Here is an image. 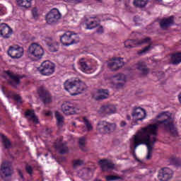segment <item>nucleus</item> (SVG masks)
<instances>
[{
  "label": "nucleus",
  "mask_w": 181,
  "mask_h": 181,
  "mask_svg": "<svg viewBox=\"0 0 181 181\" xmlns=\"http://www.w3.org/2000/svg\"><path fill=\"white\" fill-rule=\"evenodd\" d=\"M171 63L172 64H179L181 63V52H177L172 54Z\"/></svg>",
  "instance_id": "29"
},
{
  "label": "nucleus",
  "mask_w": 181,
  "mask_h": 181,
  "mask_svg": "<svg viewBox=\"0 0 181 181\" xmlns=\"http://www.w3.org/2000/svg\"><path fill=\"white\" fill-rule=\"evenodd\" d=\"M83 124L87 131L90 132L93 130V125L91 124L90 121H88V119H87L86 117L83 118Z\"/></svg>",
  "instance_id": "35"
},
{
  "label": "nucleus",
  "mask_w": 181,
  "mask_h": 181,
  "mask_svg": "<svg viewBox=\"0 0 181 181\" xmlns=\"http://www.w3.org/2000/svg\"><path fill=\"white\" fill-rule=\"evenodd\" d=\"M110 97V92L107 89H99L98 90V95L96 97V100L100 101L101 100H106Z\"/></svg>",
  "instance_id": "26"
},
{
  "label": "nucleus",
  "mask_w": 181,
  "mask_h": 181,
  "mask_svg": "<svg viewBox=\"0 0 181 181\" xmlns=\"http://www.w3.org/2000/svg\"><path fill=\"white\" fill-rule=\"evenodd\" d=\"M158 2H161L162 0H156Z\"/></svg>",
  "instance_id": "55"
},
{
  "label": "nucleus",
  "mask_w": 181,
  "mask_h": 181,
  "mask_svg": "<svg viewBox=\"0 0 181 181\" xmlns=\"http://www.w3.org/2000/svg\"><path fill=\"white\" fill-rule=\"evenodd\" d=\"M44 114L46 117H50V115H52V112L47 111V112H45Z\"/></svg>",
  "instance_id": "48"
},
{
  "label": "nucleus",
  "mask_w": 181,
  "mask_h": 181,
  "mask_svg": "<svg viewBox=\"0 0 181 181\" xmlns=\"http://www.w3.org/2000/svg\"><path fill=\"white\" fill-rule=\"evenodd\" d=\"M119 125L121 127V128H124V127H127V122L125 121H121L119 123Z\"/></svg>",
  "instance_id": "45"
},
{
  "label": "nucleus",
  "mask_w": 181,
  "mask_h": 181,
  "mask_svg": "<svg viewBox=\"0 0 181 181\" xmlns=\"http://www.w3.org/2000/svg\"><path fill=\"white\" fill-rule=\"evenodd\" d=\"M12 28L6 23L0 24V36H2L4 39H9L13 33Z\"/></svg>",
  "instance_id": "17"
},
{
  "label": "nucleus",
  "mask_w": 181,
  "mask_h": 181,
  "mask_svg": "<svg viewBox=\"0 0 181 181\" xmlns=\"http://www.w3.org/2000/svg\"><path fill=\"white\" fill-rule=\"evenodd\" d=\"M85 23L86 25V29H95L100 25V19L97 17H89L85 19Z\"/></svg>",
  "instance_id": "20"
},
{
  "label": "nucleus",
  "mask_w": 181,
  "mask_h": 181,
  "mask_svg": "<svg viewBox=\"0 0 181 181\" xmlns=\"http://www.w3.org/2000/svg\"><path fill=\"white\" fill-rule=\"evenodd\" d=\"M132 117L135 122L144 121L146 118V110L142 107H134L132 112Z\"/></svg>",
  "instance_id": "13"
},
{
  "label": "nucleus",
  "mask_w": 181,
  "mask_h": 181,
  "mask_svg": "<svg viewBox=\"0 0 181 181\" xmlns=\"http://www.w3.org/2000/svg\"><path fill=\"white\" fill-rule=\"evenodd\" d=\"M11 166V163L9 161H4L1 164L0 172L6 177H11V176H12V173H13V170H12Z\"/></svg>",
  "instance_id": "16"
},
{
  "label": "nucleus",
  "mask_w": 181,
  "mask_h": 181,
  "mask_svg": "<svg viewBox=\"0 0 181 181\" xmlns=\"http://www.w3.org/2000/svg\"><path fill=\"white\" fill-rule=\"evenodd\" d=\"M125 6H126V8H128L129 6V5L125 4Z\"/></svg>",
  "instance_id": "53"
},
{
  "label": "nucleus",
  "mask_w": 181,
  "mask_h": 181,
  "mask_svg": "<svg viewBox=\"0 0 181 181\" xmlns=\"http://www.w3.org/2000/svg\"><path fill=\"white\" fill-rule=\"evenodd\" d=\"M62 18V14L57 8H52L47 15L46 21L48 25H54L57 23L59 19Z\"/></svg>",
  "instance_id": "10"
},
{
  "label": "nucleus",
  "mask_w": 181,
  "mask_h": 181,
  "mask_svg": "<svg viewBox=\"0 0 181 181\" xmlns=\"http://www.w3.org/2000/svg\"><path fill=\"white\" fill-rule=\"evenodd\" d=\"M55 65L50 61H45L38 69L42 76H52L54 73Z\"/></svg>",
  "instance_id": "4"
},
{
  "label": "nucleus",
  "mask_w": 181,
  "mask_h": 181,
  "mask_svg": "<svg viewBox=\"0 0 181 181\" xmlns=\"http://www.w3.org/2000/svg\"><path fill=\"white\" fill-rule=\"evenodd\" d=\"M55 117L57 119V125L58 127H63V124H64V117L60 115V112L58 111L55 112Z\"/></svg>",
  "instance_id": "31"
},
{
  "label": "nucleus",
  "mask_w": 181,
  "mask_h": 181,
  "mask_svg": "<svg viewBox=\"0 0 181 181\" xmlns=\"http://www.w3.org/2000/svg\"><path fill=\"white\" fill-rule=\"evenodd\" d=\"M107 181H112V180H122V177H118L117 175H107L105 177Z\"/></svg>",
  "instance_id": "37"
},
{
  "label": "nucleus",
  "mask_w": 181,
  "mask_h": 181,
  "mask_svg": "<svg viewBox=\"0 0 181 181\" xmlns=\"http://www.w3.org/2000/svg\"><path fill=\"white\" fill-rule=\"evenodd\" d=\"M38 94H40V97L44 104H50L52 103V95L43 87L39 88Z\"/></svg>",
  "instance_id": "18"
},
{
  "label": "nucleus",
  "mask_w": 181,
  "mask_h": 181,
  "mask_svg": "<svg viewBox=\"0 0 181 181\" xmlns=\"http://www.w3.org/2000/svg\"><path fill=\"white\" fill-rule=\"evenodd\" d=\"M28 54L36 57V59H42V56L45 54V50L39 44L34 42L28 47Z\"/></svg>",
  "instance_id": "7"
},
{
  "label": "nucleus",
  "mask_w": 181,
  "mask_h": 181,
  "mask_svg": "<svg viewBox=\"0 0 181 181\" xmlns=\"http://www.w3.org/2000/svg\"><path fill=\"white\" fill-rule=\"evenodd\" d=\"M6 13V8L4 5L0 4V15H5Z\"/></svg>",
  "instance_id": "42"
},
{
  "label": "nucleus",
  "mask_w": 181,
  "mask_h": 181,
  "mask_svg": "<svg viewBox=\"0 0 181 181\" xmlns=\"http://www.w3.org/2000/svg\"><path fill=\"white\" fill-rule=\"evenodd\" d=\"M72 124L76 127V122H73Z\"/></svg>",
  "instance_id": "54"
},
{
  "label": "nucleus",
  "mask_w": 181,
  "mask_h": 181,
  "mask_svg": "<svg viewBox=\"0 0 181 181\" xmlns=\"http://www.w3.org/2000/svg\"><path fill=\"white\" fill-rule=\"evenodd\" d=\"M64 88L71 95H78V94H81L87 88V86L79 78H75L73 81H66Z\"/></svg>",
  "instance_id": "2"
},
{
  "label": "nucleus",
  "mask_w": 181,
  "mask_h": 181,
  "mask_svg": "<svg viewBox=\"0 0 181 181\" xmlns=\"http://www.w3.org/2000/svg\"><path fill=\"white\" fill-rule=\"evenodd\" d=\"M18 173L19 176L21 177V179H23V173H22L21 170H18Z\"/></svg>",
  "instance_id": "46"
},
{
  "label": "nucleus",
  "mask_w": 181,
  "mask_h": 181,
  "mask_svg": "<svg viewBox=\"0 0 181 181\" xmlns=\"http://www.w3.org/2000/svg\"><path fill=\"white\" fill-rule=\"evenodd\" d=\"M31 12H32L33 18L35 19V21L39 19V10H37L36 7H34L32 9Z\"/></svg>",
  "instance_id": "39"
},
{
  "label": "nucleus",
  "mask_w": 181,
  "mask_h": 181,
  "mask_svg": "<svg viewBox=\"0 0 181 181\" xmlns=\"http://www.w3.org/2000/svg\"><path fill=\"white\" fill-rule=\"evenodd\" d=\"M13 98L16 101H17L20 104H22V98L21 97V95L15 94L13 95Z\"/></svg>",
  "instance_id": "43"
},
{
  "label": "nucleus",
  "mask_w": 181,
  "mask_h": 181,
  "mask_svg": "<svg viewBox=\"0 0 181 181\" xmlns=\"http://www.w3.org/2000/svg\"><path fill=\"white\" fill-rule=\"evenodd\" d=\"M76 37H77L76 34L71 31H66L60 37V41L64 46H71V45L76 43Z\"/></svg>",
  "instance_id": "9"
},
{
  "label": "nucleus",
  "mask_w": 181,
  "mask_h": 181,
  "mask_svg": "<svg viewBox=\"0 0 181 181\" xmlns=\"http://www.w3.org/2000/svg\"><path fill=\"white\" fill-rule=\"evenodd\" d=\"M173 16H170L169 18H163L160 21V26L161 29H168L169 26L171 25H173Z\"/></svg>",
  "instance_id": "23"
},
{
  "label": "nucleus",
  "mask_w": 181,
  "mask_h": 181,
  "mask_svg": "<svg viewBox=\"0 0 181 181\" xmlns=\"http://www.w3.org/2000/svg\"><path fill=\"white\" fill-rule=\"evenodd\" d=\"M134 22H138V21L136 20V17H134Z\"/></svg>",
  "instance_id": "51"
},
{
  "label": "nucleus",
  "mask_w": 181,
  "mask_h": 181,
  "mask_svg": "<svg viewBox=\"0 0 181 181\" xmlns=\"http://www.w3.org/2000/svg\"><path fill=\"white\" fill-rule=\"evenodd\" d=\"M98 165H100L103 172H108V170H112L115 168L114 163L107 159L100 160Z\"/></svg>",
  "instance_id": "19"
},
{
  "label": "nucleus",
  "mask_w": 181,
  "mask_h": 181,
  "mask_svg": "<svg viewBox=\"0 0 181 181\" xmlns=\"http://www.w3.org/2000/svg\"><path fill=\"white\" fill-rule=\"evenodd\" d=\"M156 118L157 119L161 118L162 120L157 121L154 124L143 127L130 139V148L133 149V153H135V151L139 145L147 146V155L146 156L147 160L152 159L153 146L156 143L158 128L167 131L172 136L176 137L179 135L177 128L175 125V119L172 117L170 112H162L156 116Z\"/></svg>",
  "instance_id": "1"
},
{
  "label": "nucleus",
  "mask_w": 181,
  "mask_h": 181,
  "mask_svg": "<svg viewBox=\"0 0 181 181\" xmlns=\"http://www.w3.org/2000/svg\"><path fill=\"white\" fill-rule=\"evenodd\" d=\"M97 33H104V28H103L102 25H100L98 27L96 30Z\"/></svg>",
  "instance_id": "44"
},
{
  "label": "nucleus",
  "mask_w": 181,
  "mask_h": 181,
  "mask_svg": "<svg viewBox=\"0 0 181 181\" xmlns=\"http://www.w3.org/2000/svg\"><path fill=\"white\" fill-rule=\"evenodd\" d=\"M96 129L100 134H112L117 129V124L105 121H100L97 124Z\"/></svg>",
  "instance_id": "3"
},
{
  "label": "nucleus",
  "mask_w": 181,
  "mask_h": 181,
  "mask_svg": "<svg viewBox=\"0 0 181 181\" xmlns=\"http://www.w3.org/2000/svg\"><path fill=\"white\" fill-rule=\"evenodd\" d=\"M71 2H72V4H80L81 0H71Z\"/></svg>",
  "instance_id": "49"
},
{
  "label": "nucleus",
  "mask_w": 181,
  "mask_h": 181,
  "mask_svg": "<svg viewBox=\"0 0 181 181\" xmlns=\"http://www.w3.org/2000/svg\"><path fill=\"white\" fill-rule=\"evenodd\" d=\"M138 46L137 40H127L124 41V47L127 49H132Z\"/></svg>",
  "instance_id": "28"
},
{
  "label": "nucleus",
  "mask_w": 181,
  "mask_h": 181,
  "mask_svg": "<svg viewBox=\"0 0 181 181\" xmlns=\"http://www.w3.org/2000/svg\"><path fill=\"white\" fill-rule=\"evenodd\" d=\"M153 173H155V170H153Z\"/></svg>",
  "instance_id": "56"
},
{
  "label": "nucleus",
  "mask_w": 181,
  "mask_h": 181,
  "mask_svg": "<svg viewBox=\"0 0 181 181\" xmlns=\"http://www.w3.org/2000/svg\"><path fill=\"white\" fill-rule=\"evenodd\" d=\"M17 4L19 6H23V8H30L32 5V0H17Z\"/></svg>",
  "instance_id": "32"
},
{
  "label": "nucleus",
  "mask_w": 181,
  "mask_h": 181,
  "mask_svg": "<svg viewBox=\"0 0 181 181\" xmlns=\"http://www.w3.org/2000/svg\"><path fill=\"white\" fill-rule=\"evenodd\" d=\"M79 66L81 71H83V73H87V71H90V70L93 69L91 62L86 61L84 58L79 60Z\"/></svg>",
  "instance_id": "21"
},
{
  "label": "nucleus",
  "mask_w": 181,
  "mask_h": 181,
  "mask_svg": "<svg viewBox=\"0 0 181 181\" xmlns=\"http://www.w3.org/2000/svg\"><path fill=\"white\" fill-rule=\"evenodd\" d=\"M160 74H161L162 77H164L165 74L163 73L160 72Z\"/></svg>",
  "instance_id": "52"
},
{
  "label": "nucleus",
  "mask_w": 181,
  "mask_h": 181,
  "mask_svg": "<svg viewBox=\"0 0 181 181\" xmlns=\"http://www.w3.org/2000/svg\"><path fill=\"white\" fill-rule=\"evenodd\" d=\"M25 170L29 176H33V167H32V165L29 164L25 165Z\"/></svg>",
  "instance_id": "36"
},
{
  "label": "nucleus",
  "mask_w": 181,
  "mask_h": 181,
  "mask_svg": "<svg viewBox=\"0 0 181 181\" xmlns=\"http://www.w3.org/2000/svg\"><path fill=\"white\" fill-rule=\"evenodd\" d=\"M4 76L6 78H9L8 84H11V87L13 88H17L18 86L21 84V78H22V76L15 74L11 70L4 71Z\"/></svg>",
  "instance_id": "5"
},
{
  "label": "nucleus",
  "mask_w": 181,
  "mask_h": 181,
  "mask_svg": "<svg viewBox=\"0 0 181 181\" xmlns=\"http://www.w3.org/2000/svg\"><path fill=\"white\" fill-rule=\"evenodd\" d=\"M62 111L65 115H76V114H79L80 108L73 103L66 102L62 105Z\"/></svg>",
  "instance_id": "8"
},
{
  "label": "nucleus",
  "mask_w": 181,
  "mask_h": 181,
  "mask_svg": "<svg viewBox=\"0 0 181 181\" xmlns=\"http://www.w3.org/2000/svg\"><path fill=\"white\" fill-rule=\"evenodd\" d=\"M137 40V46H139V45H148L147 47H146L144 49L138 52L139 56H141V54H144V53H148L151 49H152V40L151 37H146L142 40Z\"/></svg>",
  "instance_id": "15"
},
{
  "label": "nucleus",
  "mask_w": 181,
  "mask_h": 181,
  "mask_svg": "<svg viewBox=\"0 0 181 181\" xmlns=\"http://www.w3.org/2000/svg\"><path fill=\"white\" fill-rule=\"evenodd\" d=\"M112 81H122V83H125L127 81V76L124 74H117L115 75H113L112 76Z\"/></svg>",
  "instance_id": "27"
},
{
  "label": "nucleus",
  "mask_w": 181,
  "mask_h": 181,
  "mask_svg": "<svg viewBox=\"0 0 181 181\" xmlns=\"http://www.w3.org/2000/svg\"><path fill=\"white\" fill-rule=\"evenodd\" d=\"M114 87L116 90H122L125 88V82L115 83Z\"/></svg>",
  "instance_id": "41"
},
{
  "label": "nucleus",
  "mask_w": 181,
  "mask_h": 181,
  "mask_svg": "<svg viewBox=\"0 0 181 181\" xmlns=\"http://www.w3.org/2000/svg\"><path fill=\"white\" fill-rule=\"evenodd\" d=\"M158 181H168L173 177V170L169 168H161L157 175Z\"/></svg>",
  "instance_id": "12"
},
{
  "label": "nucleus",
  "mask_w": 181,
  "mask_h": 181,
  "mask_svg": "<svg viewBox=\"0 0 181 181\" xmlns=\"http://www.w3.org/2000/svg\"><path fill=\"white\" fill-rule=\"evenodd\" d=\"M54 147L59 151L60 155H64V153L69 152V146H67V144H66L54 143Z\"/></svg>",
  "instance_id": "24"
},
{
  "label": "nucleus",
  "mask_w": 181,
  "mask_h": 181,
  "mask_svg": "<svg viewBox=\"0 0 181 181\" xmlns=\"http://www.w3.org/2000/svg\"><path fill=\"white\" fill-rule=\"evenodd\" d=\"M136 69L141 73V76H146L149 74V69L145 62H139L136 64Z\"/></svg>",
  "instance_id": "25"
},
{
  "label": "nucleus",
  "mask_w": 181,
  "mask_h": 181,
  "mask_svg": "<svg viewBox=\"0 0 181 181\" xmlns=\"http://www.w3.org/2000/svg\"><path fill=\"white\" fill-rule=\"evenodd\" d=\"M84 146H86V137H81L79 139V148L83 151H86V149H84Z\"/></svg>",
  "instance_id": "40"
},
{
  "label": "nucleus",
  "mask_w": 181,
  "mask_h": 181,
  "mask_svg": "<svg viewBox=\"0 0 181 181\" xmlns=\"http://www.w3.org/2000/svg\"><path fill=\"white\" fill-rule=\"evenodd\" d=\"M124 66L122 58H115L107 62V67L111 71H117Z\"/></svg>",
  "instance_id": "14"
},
{
  "label": "nucleus",
  "mask_w": 181,
  "mask_h": 181,
  "mask_svg": "<svg viewBox=\"0 0 181 181\" xmlns=\"http://www.w3.org/2000/svg\"><path fill=\"white\" fill-rule=\"evenodd\" d=\"M45 132L47 135H50L52 134V129L47 128Z\"/></svg>",
  "instance_id": "47"
},
{
  "label": "nucleus",
  "mask_w": 181,
  "mask_h": 181,
  "mask_svg": "<svg viewBox=\"0 0 181 181\" xmlns=\"http://www.w3.org/2000/svg\"><path fill=\"white\" fill-rule=\"evenodd\" d=\"M48 49L49 52H57V50H59V44L57 42L48 44Z\"/></svg>",
  "instance_id": "34"
},
{
  "label": "nucleus",
  "mask_w": 181,
  "mask_h": 181,
  "mask_svg": "<svg viewBox=\"0 0 181 181\" xmlns=\"http://www.w3.org/2000/svg\"><path fill=\"white\" fill-rule=\"evenodd\" d=\"M148 4V0H134V5L136 8H144Z\"/></svg>",
  "instance_id": "33"
},
{
  "label": "nucleus",
  "mask_w": 181,
  "mask_h": 181,
  "mask_svg": "<svg viewBox=\"0 0 181 181\" xmlns=\"http://www.w3.org/2000/svg\"><path fill=\"white\" fill-rule=\"evenodd\" d=\"M84 165V160H74L73 162V167L74 169Z\"/></svg>",
  "instance_id": "38"
},
{
  "label": "nucleus",
  "mask_w": 181,
  "mask_h": 181,
  "mask_svg": "<svg viewBox=\"0 0 181 181\" xmlns=\"http://www.w3.org/2000/svg\"><path fill=\"white\" fill-rule=\"evenodd\" d=\"M23 47L19 45L10 46L7 50V54L11 59H21L23 56Z\"/></svg>",
  "instance_id": "11"
},
{
  "label": "nucleus",
  "mask_w": 181,
  "mask_h": 181,
  "mask_svg": "<svg viewBox=\"0 0 181 181\" xmlns=\"http://www.w3.org/2000/svg\"><path fill=\"white\" fill-rule=\"evenodd\" d=\"M117 112V106L114 104H105L100 106L98 110V114L101 117H107V115H112Z\"/></svg>",
  "instance_id": "6"
},
{
  "label": "nucleus",
  "mask_w": 181,
  "mask_h": 181,
  "mask_svg": "<svg viewBox=\"0 0 181 181\" xmlns=\"http://www.w3.org/2000/svg\"><path fill=\"white\" fill-rule=\"evenodd\" d=\"M25 118H27V119H28V121L34 122V124H39V119H37V117H36V115L35 114V110H28L25 113Z\"/></svg>",
  "instance_id": "22"
},
{
  "label": "nucleus",
  "mask_w": 181,
  "mask_h": 181,
  "mask_svg": "<svg viewBox=\"0 0 181 181\" xmlns=\"http://www.w3.org/2000/svg\"><path fill=\"white\" fill-rule=\"evenodd\" d=\"M1 136L2 138L1 142L3 146H4L6 149H11V148H12V144H11L9 139L6 138V136L4 134H1Z\"/></svg>",
  "instance_id": "30"
},
{
  "label": "nucleus",
  "mask_w": 181,
  "mask_h": 181,
  "mask_svg": "<svg viewBox=\"0 0 181 181\" xmlns=\"http://www.w3.org/2000/svg\"><path fill=\"white\" fill-rule=\"evenodd\" d=\"M127 119H128V121H130L131 119V116L129 115H127Z\"/></svg>",
  "instance_id": "50"
}]
</instances>
